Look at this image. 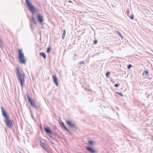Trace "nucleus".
I'll use <instances>...</instances> for the list:
<instances>
[{"label":"nucleus","instance_id":"2","mask_svg":"<svg viewBox=\"0 0 153 153\" xmlns=\"http://www.w3.org/2000/svg\"><path fill=\"white\" fill-rule=\"evenodd\" d=\"M27 6L29 10L33 13H35L37 10L34 5L31 3V0H25Z\"/></svg>","mask_w":153,"mask_h":153},{"label":"nucleus","instance_id":"11","mask_svg":"<svg viewBox=\"0 0 153 153\" xmlns=\"http://www.w3.org/2000/svg\"><path fill=\"white\" fill-rule=\"evenodd\" d=\"M59 124L61 127L65 131H68L70 134H71V133L70 132V131L65 126L63 122L61 121L59 123Z\"/></svg>","mask_w":153,"mask_h":153},{"label":"nucleus","instance_id":"21","mask_svg":"<svg viewBox=\"0 0 153 153\" xmlns=\"http://www.w3.org/2000/svg\"><path fill=\"white\" fill-rule=\"evenodd\" d=\"M116 94L119 95H120V96H121V97H123V94L121 93H120V92H116Z\"/></svg>","mask_w":153,"mask_h":153},{"label":"nucleus","instance_id":"37","mask_svg":"<svg viewBox=\"0 0 153 153\" xmlns=\"http://www.w3.org/2000/svg\"><path fill=\"white\" fill-rule=\"evenodd\" d=\"M50 137H52V136H50Z\"/></svg>","mask_w":153,"mask_h":153},{"label":"nucleus","instance_id":"4","mask_svg":"<svg viewBox=\"0 0 153 153\" xmlns=\"http://www.w3.org/2000/svg\"><path fill=\"white\" fill-rule=\"evenodd\" d=\"M27 97L28 102L32 106L36 109H39L40 108L39 106H37L36 105L33 100L32 99L30 95L28 94H27Z\"/></svg>","mask_w":153,"mask_h":153},{"label":"nucleus","instance_id":"18","mask_svg":"<svg viewBox=\"0 0 153 153\" xmlns=\"http://www.w3.org/2000/svg\"><path fill=\"white\" fill-rule=\"evenodd\" d=\"M88 143L91 145H93L94 144V142L92 140H90L88 141Z\"/></svg>","mask_w":153,"mask_h":153},{"label":"nucleus","instance_id":"22","mask_svg":"<svg viewBox=\"0 0 153 153\" xmlns=\"http://www.w3.org/2000/svg\"><path fill=\"white\" fill-rule=\"evenodd\" d=\"M110 72H107L106 73L105 75L107 77H109V75Z\"/></svg>","mask_w":153,"mask_h":153},{"label":"nucleus","instance_id":"12","mask_svg":"<svg viewBox=\"0 0 153 153\" xmlns=\"http://www.w3.org/2000/svg\"><path fill=\"white\" fill-rule=\"evenodd\" d=\"M44 129L45 131L47 133L50 134H52V131L49 127L44 126Z\"/></svg>","mask_w":153,"mask_h":153},{"label":"nucleus","instance_id":"15","mask_svg":"<svg viewBox=\"0 0 153 153\" xmlns=\"http://www.w3.org/2000/svg\"><path fill=\"white\" fill-rule=\"evenodd\" d=\"M39 55L42 56L44 59H45L46 58V56L45 54L43 52H40L39 53Z\"/></svg>","mask_w":153,"mask_h":153},{"label":"nucleus","instance_id":"6","mask_svg":"<svg viewBox=\"0 0 153 153\" xmlns=\"http://www.w3.org/2000/svg\"><path fill=\"white\" fill-rule=\"evenodd\" d=\"M65 122L66 124L71 128H76V125L74 121L70 120H66Z\"/></svg>","mask_w":153,"mask_h":153},{"label":"nucleus","instance_id":"14","mask_svg":"<svg viewBox=\"0 0 153 153\" xmlns=\"http://www.w3.org/2000/svg\"><path fill=\"white\" fill-rule=\"evenodd\" d=\"M36 10H37V9H36ZM37 11L35 13H33L31 12H30L32 14V16H31V20H31V22H32V24L33 23H34L36 25H37V24L36 22V19H35V18H34V14L36 13L37 12Z\"/></svg>","mask_w":153,"mask_h":153},{"label":"nucleus","instance_id":"27","mask_svg":"<svg viewBox=\"0 0 153 153\" xmlns=\"http://www.w3.org/2000/svg\"><path fill=\"white\" fill-rule=\"evenodd\" d=\"M134 16L133 15H131L130 16V18L131 19H134Z\"/></svg>","mask_w":153,"mask_h":153},{"label":"nucleus","instance_id":"10","mask_svg":"<svg viewBox=\"0 0 153 153\" xmlns=\"http://www.w3.org/2000/svg\"><path fill=\"white\" fill-rule=\"evenodd\" d=\"M86 149L90 153H96L97 152V151H96L91 146L87 147Z\"/></svg>","mask_w":153,"mask_h":153},{"label":"nucleus","instance_id":"1","mask_svg":"<svg viewBox=\"0 0 153 153\" xmlns=\"http://www.w3.org/2000/svg\"><path fill=\"white\" fill-rule=\"evenodd\" d=\"M15 72L17 75L18 79L20 81V85L22 88L25 82V74L21 69L18 68H17L15 70Z\"/></svg>","mask_w":153,"mask_h":153},{"label":"nucleus","instance_id":"8","mask_svg":"<svg viewBox=\"0 0 153 153\" xmlns=\"http://www.w3.org/2000/svg\"><path fill=\"white\" fill-rule=\"evenodd\" d=\"M1 109L2 115L5 118V119L7 118H10L9 116L8 115L4 108H3L2 106H1Z\"/></svg>","mask_w":153,"mask_h":153},{"label":"nucleus","instance_id":"29","mask_svg":"<svg viewBox=\"0 0 153 153\" xmlns=\"http://www.w3.org/2000/svg\"><path fill=\"white\" fill-rule=\"evenodd\" d=\"M98 42V41L97 40H95L94 41V43H93V44H95V45H96L97 43Z\"/></svg>","mask_w":153,"mask_h":153},{"label":"nucleus","instance_id":"25","mask_svg":"<svg viewBox=\"0 0 153 153\" xmlns=\"http://www.w3.org/2000/svg\"><path fill=\"white\" fill-rule=\"evenodd\" d=\"M51 134L53 136H57V133L56 132V131H54V133H53L52 132V134Z\"/></svg>","mask_w":153,"mask_h":153},{"label":"nucleus","instance_id":"28","mask_svg":"<svg viewBox=\"0 0 153 153\" xmlns=\"http://www.w3.org/2000/svg\"><path fill=\"white\" fill-rule=\"evenodd\" d=\"M120 85L119 84H116L114 85V86L116 88H117L119 87Z\"/></svg>","mask_w":153,"mask_h":153},{"label":"nucleus","instance_id":"23","mask_svg":"<svg viewBox=\"0 0 153 153\" xmlns=\"http://www.w3.org/2000/svg\"><path fill=\"white\" fill-rule=\"evenodd\" d=\"M53 129L55 130H57V131L59 130H58L56 126L55 125H54L53 126Z\"/></svg>","mask_w":153,"mask_h":153},{"label":"nucleus","instance_id":"33","mask_svg":"<svg viewBox=\"0 0 153 153\" xmlns=\"http://www.w3.org/2000/svg\"><path fill=\"white\" fill-rule=\"evenodd\" d=\"M148 79H149L150 80L152 78H151L148 77Z\"/></svg>","mask_w":153,"mask_h":153},{"label":"nucleus","instance_id":"5","mask_svg":"<svg viewBox=\"0 0 153 153\" xmlns=\"http://www.w3.org/2000/svg\"><path fill=\"white\" fill-rule=\"evenodd\" d=\"M5 121L6 125L9 128L12 129L13 127V120L10 119V118H7L5 119Z\"/></svg>","mask_w":153,"mask_h":153},{"label":"nucleus","instance_id":"26","mask_svg":"<svg viewBox=\"0 0 153 153\" xmlns=\"http://www.w3.org/2000/svg\"><path fill=\"white\" fill-rule=\"evenodd\" d=\"M30 28L32 29H33V24L32 23V22L31 20H30Z\"/></svg>","mask_w":153,"mask_h":153},{"label":"nucleus","instance_id":"30","mask_svg":"<svg viewBox=\"0 0 153 153\" xmlns=\"http://www.w3.org/2000/svg\"><path fill=\"white\" fill-rule=\"evenodd\" d=\"M1 43H2L1 41V39H0V47L1 48H2L3 47L1 45Z\"/></svg>","mask_w":153,"mask_h":153},{"label":"nucleus","instance_id":"17","mask_svg":"<svg viewBox=\"0 0 153 153\" xmlns=\"http://www.w3.org/2000/svg\"><path fill=\"white\" fill-rule=\"evenodd\" d=\"M116 33L117 34L119 35V36H120L122 38H123V36L121 34V33L119 31H117Z\"/></svg>","mask_w":153,"mask_h":153},{"label":"nucleus","instance_id":"34","mask_svg":"<svg viewBox=\"0 0 153 153\" xmlns=\"http://www.w3.org/2000/svg\"><path fill=\"white\" fill-rule=\"evenodd\" d=\"M50 142L51 143H52V144H53V142H52V141H50Z\"/></svg>","mask_w":153,"mask_h":153},{"label":"nucleus","instance_id":"35","mask_svg":"<svg viewBox=\"0 0 153 153\" xmlns=\"http://www.w3.org/2000/svg\"><path fill=\"white\" fill-rule=\"evenodd\" d=\"M149 97V95H148V96H147V97L148 98Z\"/></svg>","mask_w":153,"mask_h":153},{"label":"nucleus","instance_id":"3","mask_svg":"<svg viewBox=\"0 0 153 153\" xmlns=\"http://www.w3.org/2000/svg\"><path fill=\"white\" fill-rule=\"evenodd\" d=\"M18 59L20 63L25 64L26 63V60L22 49L18 50Z\"/></svg>","mask_w":153,"mask_h":153},{"label":"nucleus","instance_id":"7","mask_svg":"<svg viewBox=\"0 0 153 153\" xmlns=\"http://www.w3.org/2000/svg\"><path fill=\"white\" fill-rule=\"evenodd\" d=\"M40 145L41 147L46 152L49 153L50 151L47 145L41 140H40Z\"/></svg>","mask_w":153,"mask_h":153},{"label":"nucleus","instance_id":"19","mask_svg":"<svg viewBox=\"0 0 153 153\" xmlns=\"http://www.w3.org/2000/svg\"><path fill=\"white\" fill-rule=\"evenodd\" d=\"M146 73V74H149V72L148 71L145 70L143 71V72L142 74L143 75L144 74Z\"/></svg>","mask_w":153,"mask_h":153},{"label":"nucleus","instance_id":"32","mask_svg":"<svg viewBox=\"0 0 153 153\" xmlns=\"http://www.w3.org/2000/svg\"><path fill=\"white\" fill-rule=\"evenodd\" d=\"M68 2L69 3H72L73 4L72 1L70 0L68 1Z\"/></svg>","mask_w":153,"mask_h":153},{"label":"nucleus","instance_id":"9","mask_svg":"<svg viewBox=\"0 0 153 153\" xmlns=\"http://www.w3.org/2000/svg\"><path fill=\"white\" fill-rule=\"evenodd\" d=\"M36 13L38 21L40 23L42 24L44 21L43 16H41L40 14L36 12Z\"/></svg>","mask_w":153,"mask_h":153},{"label":"nucleus","instance_id":"20","mask_svg":"<svg viewBox=\"0 0 153 153\" xmlns=\"http://www.w3.org/2000/svg\"><path fill=\"white\" fill-rule=\"evenodd\" d=\"M51 48L50 47L48 48L47 49V52L48 53H49L51 51Z\"/></svg>","mask_w":153,"mask_h":153},{"label":"nucleus","instance_id":"16","mask_svg":"<svg viewBox=\"0 0 153 153\" xmlns=\"http://www.w3.org/2000/svg\"><path fill=\"white\" fill-rule=\"evenodd\" d=\"M66 30H65L64 29L63 31V33L62 35V38L63 39H64L65 37V35Z\"/></svg>","mask_w":153,"mask_h":153},{"label":"nucleus","instance_id":"13","mask_svg":"<svg viewBox=\"0 0 153 153\" xmlns=\"http://www.w3.org/2000/svg\"><path fill=\"white\" fill-rule=\"evenodd\" d=\"M52 78L54 83L56 86H58L59 85L56 76L55 75H53Z\"/></svg>","mask_w":153,"mask_h":153},{"label":"nucleus","instance_id":"24","mask_svg":"<svg viewBox=\"0 0 153 153\" xmlns=\"http://www.w3.org/2000/svg\"><path fill=\"white\" fill-rule=\"evenodd\" d=\"M132 67V65L131 64H129L128 65L127 68H128V69H129Z\"/></svg>","mask_w":153,"mask_h":153},{"label":"nucleus","instance_id":"36","mask_svg":"<svg viewBox=\"0 0 153 153\" xmlns=\"http://www.w3.org/2000/svg\"><path fill=\"white\" fill-rule=\"evenodd\" d=\"M149 97V95H148V96H147V97L148 98Z\"/></svg>","mask_w":153,"mask_h":153},{"label":"nucleus","instance_id":"31","mask_svg":"<svg viewBox=\"0 0 153 153\" xmlns=\"http://www.w3.org/2000/svg\"><path fill=\"white\" fill-rule=\"evenodd\" d=\"M84 63V62L83 61H81L79 62V64L81 65L82 64H83Z\"/></svg>","mask_w":153,"mask_h":153}]
</instances>
